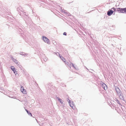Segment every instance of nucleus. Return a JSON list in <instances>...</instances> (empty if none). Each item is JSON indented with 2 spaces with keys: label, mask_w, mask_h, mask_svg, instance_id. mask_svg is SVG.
<instances>
[{
  "label": "nucleus",
  "mask_w": 126,
  "mask_h": 126,
  "mask_svg": "<svg viewBox=\"0 0 126 126\" xmlns=\"http://www.w3.org/2000/svg\"><path fill=\"white\" fill-rule=\"evenodd\" d=\"M21 12L22 13H20V15L23 18L26 24H32L33 23L31 19L29 18L28 13L24 12Z\"/></svg>",
  "instance_id": "obj_1"
},
{
  "label": "nucleus",
  "mask_w": 126,
  "mask_h": 126,
  "mask_svg": "<svg viewBox=\"0 0 126 126\" xmlns=\"http://www.w3.org/2000/svg\"><path fill=\"white\" fill-rule=\"evenodd\" d=\"M117 11L120 13H125V8H117Z\"/></svg>",
  "instance_id": "obj_2"
},
{
  "label": "nucleus",
  "mask_w": 126,
  "mask_h": 126,
  "mask_svg": "<svg viewBox=\"0 0 126 126\" xmlns=\"http://www.w3.org/2000/svg\"><path fill=\"white\" fill-rule=\"evenodd\" d=\"M43 39L45 42L47 43L48 44H50V42L48 39L45 37L43 36Z\"/></svg>",
  "instance_id": "obj_3"
},
{
  "label": "nucleus",
  "mask_w": 126,
  "mask_h": 126,
  "mask_svg": "<svg viewBox=\"0 0 126 126\" xmlns=\"http://www.w3.org/2000/svg\"><path fill=\"white\" fill-rule=\"evenodd\" d=\"M65 64H67L68 66L69 67H70L72 66H73L74 67V65L70 62L69 61V62H66V61H65V63H64Z\"/></svg>",
  "instance_id": "obj_4"
},
{
  "label": "nucleus",
  "mask_w": 126,
  "mask_h": 126,
  "mask_svg": "<svg viewBox=\"0 0 126 126\" xmlns=\"http://www.w3.org/2000/svg\"><path fill=\"white\" fill-rule=\"evenodd\" d=\"M116 91L118 94V95L119 96L121 95V91L118 88H116Z\"/></svg>",
  "instance_id": "obj_5"
},
{
  "label": "nucleus",
  "mask_w": 126,
  "mask_h": 126,
  "mask_svg": "<svg viewBox=\"0 0 126 126\" xmlns=\"http://www.w3.org/2000/svg\"><path fill=\"white\" fill-rule=\"evenodd\" d=\"M21 91L24 94H27L26 91L24 89L23 87V86H21Z\"/></svg>",
  "instance_id": "obj_6"
},
{
  "label": "nucleus",
  "mask_w": 126,
  "mask_h": 126,
  "mask_svg": "<svg viewBox=\"0 0 126 126\" xmlns=\"http://www.w3.org/2000/svg\"><path fill=\"white\" fill-rule=\"evenodd\" d=\"M113 11L111 10H109L107 13V15L109 16H110L113 13Z\"/></svg>",
  "instance_id": "obj_7"
},
{
  "label": "nucleus",
  "mask_w": 126,
  "mask_h": 126,
  "mask_svg": "<svg viewBox=\"0 0 126 126\" xmlns=\"http://www.w3.org/2000/svg\"><path fill=\"white\" fill-rule=\"evenodd\" d=\"M68 102L70 107H71L73 109V107L74 106V105L73 102H71L70 100H68Z\"/></svg>",
  "instance_id": "obj_8"
},
{
  "label": "nucleus",
  "mask_w": 126,
  "mask_h": 126,
  "mask_svg": "<svg viewBox=\"0 0 126 126\" xmlns=\"http://www.w3.org/2000/svg\"><path fill=\"white\" fill-rule=\"evenodd\" d=\"M11 69L13 70L16 75L17 74V71L15 70L14 66H12L11 67Z\"/></svg>",
  "instance_id": "obj_9"
},
{
  "label": "nucleus",
  "mask_w": 126,
  "mask_h": 126,
  "mask_svg": "<svg viewBox=\"0 0 126 126\" xmlns=\"http://www.w3.org/2000/svg\"><path fill=\"white\" fill-rule=\"evenodd\" d=\"M101 86L105 90L107 89V85L105 84L104 83L102 84H101Z\"/></svg>",
  "instance_id": "obj_10"
},
{
  "label": "nucleus",
  "mask_w": 126,
  "mask_h": 126,
  "mask_svg": "<svg viewBox=\"0 0 126 126\" xmlns=\"http://www.w3.org/2000/svg\"><path fill=\"white\" fill-rule=\"evenodd\" d=\"M60 57L62 59V61L64 62L65 63V61H66V60L62 56H60Z\"/></svg>",
  "instance_id": "obj_11"
},
{
  "label": "nucleus",
  "mask_w": 126,
  "mask_h": 126,
  "mask_svg": "<svg viewBox=\"0 0 126 126\" xmlns=\"http://www.w3.org/2000/svg\"><path fill=\"white\" fill-rule=\"evenodd\" d=\"M25 110H26V111L27 112V113H28V114L29 115L30 114H31V116H32V115L31 114V113H30V112L29 111H28L26 109Z\"/></svg>",
  "instance_id": "obj_12"
},
{
  "label": "nucleus",
  "mask_w": 126,
  "mask_h": 126,
  "mask_svg": "<svg viewBox=\"0 0 126 126\" xmlns=\"http://www.w3.org/2000/svg\"><path fill=\"white\" fill-rule=\"evenodd\" d=\"M13 59V60L14 62L16 63H18V61L17 60L15 59H13V58H12Z\"/></svg>",
  "instance_id": "obj_13"
},
{
  "label": "nucleus",
  "mask_w": 126,
  "mask_h": 126,
  "mask_svg": "<svg viewBox=\"0 0 126 126\" xmlns=\"http://www.w3.org/2000/svg\"><path fill=\"white\" fill-rule=\"evenodd\" d=\"M59 101H60V102L62 104L63 103L62 101V100L60 99H58Z\"/></svg>",
  "instance_id": "obj_14"
},
{
  "label": "nucleus",
  "mask_w": 126,
  "mask_h": 126,
  "mask_svg": "<svg viewBox=\"0 0 126 126\" xmlns=\"http://www.w3.org/2000/svg\"><path fill=\"white\" fill-rule=\"evenodd\" d=\"M63 35H66V32H64L63 33Z\"/></svg>",
  "instance_id": "obj_15"
},
{
  "label": "nucleus",
  "mask_w": 126,
  "mask_h": 126,
  "mask_svg": "<svg viewBox=\"0 0 126 126\" xmlns=\"http://www.w3.org/2000/svg\"><path fill=\"white\" fill-rule=\"evenodd\" d=\"M17 11H18L19 10H20V9L19 8H17Z\"/></svg>",
  "instance_id": "obj_16"
},
{
  "label": "nucleus",
  "mask_w": 126,
  "mask_h": 126,
  "mask_svg": "<svg viewBox=\"0 0 126 126\" xmlns=\"http://www.w3.org/2000/svg\"><path fill=\"white\" fill-rule=\"evenodd\" d=\"M33 15H35V13L34 12H33Z\"/></svg>",
  "instance_id": "obj_17"
},
{
  "label": "nucleus",
  "mask_w": 126,
  "mask_h": 126,
  "mask_svg": "<svg viewBox=\"0 0 126 126\" xmlns=\"http://www.w3.org/2000/svg\"><path fill=\"white\" fill-rule=\"evenodd\" d=\"M118 102H117V103H118L119 104V101H118V100H117Z\"/></svg>",
  "instance_id": "obj_18"
},
{
  "label": "nucleus",
  "mask_w": 126,
  "mask_h": 126,
  "mask_svg": "<svg viewBox=\"0 0 126 126\" xmlns=\"http://www.w3.org/2000/svg\"><path fill=\"white\" fill-rule=\"evenodd\" d=\"M125 13H126V8H125Z\"/></svg>",
  "instance_id": "obj_19"
},
{
  "label": "nucleus",
  "mask_w": 126,
  "mask_h": 126,
  "mask_svg": "<svg viewBox=\"0 0 126 126\" xmlns=\"http://www.w3.org/2000/svg\"><path fill=\"white\" fill-rule=\"evenodd\" d=\"M115 8H114V11H115Z\"/></svg>",
  "instance_id": "obj_20"
},
{
  "label": "nucleus",
  "mask_w": 126,
  "mask_h": 126,
  "mask_svg": "<svg viewBox=\"0 0 126 126\" xmlns=\"http://www.w3.org/2000/svg\"><path fill=\"white\" fill-rule=\"evenodd\" d=\"M68 15V16H69V15L68 14V15Z\"/></svg>",
  "instance_id": "obj_21"
}]
</instances>
